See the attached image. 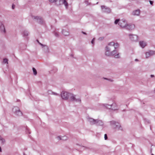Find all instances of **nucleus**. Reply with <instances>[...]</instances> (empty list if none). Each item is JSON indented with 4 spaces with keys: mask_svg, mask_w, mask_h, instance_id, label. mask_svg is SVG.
Listing matches in <instances>:
<instances>
[{
    "mask_svg": "<svg viewBox=\"0 0 155 155\" xmlns=\"http://www.w3.org/2000/svg\"><path fill=\"white\" fill-rule=\"evenodd\" d=\"M109 122L110 126L113 129L118 130H122L120 124L118 122L115 120H112Z\"/></svg>",
    "mask_w": 155,
    "mask_h": 155,
    "instance_id": "1",
    "label": "nucleus"
},
{
    "mask_svg": "<svg viewBox=\"0 0 155 155\" xmlns=\"http://www.w3.org/2000/svg\"><path fill=\"white\" fill-rule=\"evenodd\" d=\"M103 105L106 108L109 109H111L112 110H115L117 109L116 104L115 103H113L111 104H103Z\"/></svg>",
    "mask_w": 155,
    "mask_h": 155,
    "instance_id": "2",
    "label": "nucleus"
},
{
    "mask_svg": "<svg viewBox=\"0 0 155 155\" xmlns=\"http://www.w3.org/2000/svg\"><path fill=\"white\" fill-rule=\"evenodd\" d=\"M13 112L16 115L21 116L22 115V112L20 110L18 107H14L12 109Z\"/></svg>",
    "mask_w": 155,
    "mask_h": 155,
    "instance_id": "3",
    "label": "nucleus"
},
{
    "mask_svg": "<svg viewBox=\"0 0 155 155\" xmlns=\"http://www.w3.org/2000/svg\"><path fill=\"white\" fill-rule=\"evenodd\" d=\"M70 93L62 91L61 94V97L63 99L65 100H67L69 98V96Z\"/></svg>",
    "mask_w": 155,
    "mask_h": 155,
    "instance_id": "4",
    "label": "nucleus"
},
{
    "mask_svg": "<svg viewBox=\"0 0 155 155\" xmlns=\"http://www.w3.org/2000/svg\"><path fill=\"white\" fill-rule=\"evenodd\" d=\"M69 98L70 101H75L76 102H80L81 101V100L80 99H77L75 98V95L73 94L70 93L69 95Z\"/></svg>",
    "mask_w": 155,
    "mask_h": 155,
    "instance_id": "5",
    "label": "nucleus"
},
{
    "mask_svg": "<svg viewBox=\"0 0 155 155\" xmlns=\"http://www.w3.org/2000/svg\"><path fill=\"white\" fill-rule=\"evenodd\" d=\"M32 18L34 19L37 22L41 24H43L44 23V21L41 17L38 16H32Z\"/></svg>",
    "mask_w": 155,
    "mask_h": 155,
    "instance_id": "6",
    "label": "nucleus"
},
{
    "mask_svg": "<svg viewBox=\"0 0 155 155\" xmlns=\"http://www.w3.org/2000/svg\"><path fill=\"white\" fill-rule=\"evenodd\" d=\"M102 12L106 13H109L111 12V10L110 8L104 5L101 6Z\"/></svg>",
    "mask_w": 155,
    "mask_h": 155,
    "instance_id": "7",
    "label": "nucleus"
},
{
    "mask_svg": "<svg viewBox=\"0 0 155 155\" xmlns=\"http://www.w3.org/2000/svg\"><path fill=\"white\" fill-rule=\"evenodd\" d=\"M129 36L130 40L134 41H137L138 40V36L136 35L132 34H129Z\"/></svg>",
    "mask_w": 155,
    "mask_h": 155,
    "instance_id": "8",
    "label": "nucleus"
},
{
    "mask_svg": "<svg viewBox=\"0 0 155 155\" xmlns=\"http://www.w3.org/2000/svg\"><path fill=\"white\" fill-rule=\"evenodd\" d=\"M118 25L120 27L122 28H125V27H126L127 25V22L124 20H122L120 21L118 23Z\"/></svg>",
    "mask_w": 155,
    "mask_h": 155,
    "instance_id": "9",
    "label": "nucleus"
},
{
    "mask_svg": "<svg viewBox=\"0 0 155 155\" xmlns=\"http://www.w3.org/2000/svg\"><path fill=\"white\" fill-rule=\"evenodd\" d=\"M117 50L114 49L111 51V56L114 55V58H120L119 53H117Z\"/></svg>",
    "mask_w": 155,
    "mask_h": 155,
    "instance_id": "10",
    "label": "nucleus"
},
{
    "mask_svg": "<svg viewBox=\"0 0 155 155\" xmlns=\"http://www.w3.org/2000/svg\"><path fill=\"white\" fill-rule=\"evenodd\" d=\"M87 121L90 123L91 125H94L95 124L96 119H94L89 117H87Z\"/></svg>",
    "mask_w": 155,
    "mask_h": 155,
    "instance_id": "11",
    "label": "nucleus"
},
{
    "mask_svg": "<svg viewBox=\"0 0 155 155\" xmlns=\"http://www.w3.org/2000/svg\"><path fill=\"white\" fill-rule=\"evenodd\" d=\"M39 45L42 46V48H43V50L46 53H48L49 52L48 47L47 46L43 45L41 43H39Z\"/></svg>",
    "mask_w": 155,
    "mask_h": 155,
    "instance_id": "12",
    "label": "nucleus"
},
{
    "mask_svg": "<svg viewBox=\"0 0 155 155\" xmlns=\"http://www.w3.org/2000/svg\"><path fill=\"white\" fill-rule=\"evenodd\" d=\"M135 27V25L133 24H127L126 25V27H125V28L128 30H132L134 29Z\"/></svg>",
    "mask_w": 155,
    "mask_h": 155,
    "instance_id": "13",
    "label": "nucleus"
},
{
    "mask_svg": "<svg viewBox=\"0 0 155 155\" xmlns=\"http://www.w3.org/2000/svg\"><path fill=\"white\" fill-rule=\"evenodd\" d=\"M109 45H113V47L115 49L118 48L120 45L117 42L115 43L113 41L109 43Z\"/></svg>",
    "mask_w": 155,
    "mask_h": 155,
    "instance_id": "14",
    "label": "nucleus"
},
{
    "mask_svg": "<svg viewBox=\"0 0 155 155\" xmlns=\"http://www.w3.org/2000/svg\"><path fill=\"white\" fill-rule=\"evenodd\" d=\"M95 125L97 126H103L104 125V123L102 120L97 119L96 120Z\"/></svg>",
    "mask_w": 155,
    "mask_h": 155,
    "instance_id": "15",
    "label": "nucleus"
},
{
    "mask_svg": "<svg viewBox=\"0 0 155 155\" xmlns=\"http://www.w3.org/2000/svg\"><path fill=\"white\" fill-rule=\"evenodd\" d=\"M67 0H60V5L62 4H64V6H65L66 8H67L68 7V3L67 2Z\"/></svg>",
    "mask_w": 155,
    "mask_h": 155,
    "instance_id": "16",
    "label": "nucleus"
},
{
    "mask_svg": "<svg viewBox=\"0 0 155 155\" xmlns=\"http://www.w3.org/2000/svg\"><path fill=\"white\" fill-rule=\"evenodd\" d=\"M58 140H67L68 137L66 136H58L56 137Z\"/></svg>",
    "mask_w": 155,
    "mask_h": 155,
    "instance_id": "17",
    "label": "nucleus"
},
{
    "mask_svg": "<svg viewBox=\"0 0 155 155\" xmlns=\"http://www.w3.org/2000/svg\"><path fill=\"white\" fill-rule=\"evenodd\" d=\"M140 46L142 48H144L147 45V43L144 41H140L139 42Z\"/></svg>",
    "mask_w": 155,
    "mask_h": 155,
    "instance_id": "18",
    "label": "nucleus"
},
{
    "mask_svg": "<svg viewBox=\"0 0 155 155\" xmlns=\"http://www.w3.org/2000/svg\"><path fill=\"white\" fill-rule=\"evenodd\" d=\"M60 0H49V2L51 3L55 2V4L57 5H60Z\"/></svg>",
    "mask_w": 155,
    "mask_h": 155,
    "instance_id": "19",
    "label": "nucleus"
},
{
    "mask_svg": "<svg viewBox=\"0 0 155 155\" xmlns=\"http://www.w3.org/2000/svg\"><path fill=\"white\" fill-rule=\"evenodd\" d=\"M0 28L1 31L3 32L4 34L6 33V30L5 28V26L3 24H1L0 26Z\"/></svg>",
    "mask_w": 155,
    "mask_h": 155,
    "instance_id": "20",
    "label": "nucleus"
},
{
    "mask_svg": "<svg viewBox=\"0 0 155 155\" xmlns=\"http://www.w3.org/2000/svg\"><path fill=\"white\" fill-rule=\"evenodd\" d=\"M140 14V10H137L134 11L132 12V15H138Z\"/></svg>",
    "mask_w": 155,
    "mask_h": 155,
    "instance_id": "21",
    "label": "nucleus"
},
{
    "mask_svg": "<svg viewBox=\"0 0 155 155\" xmlns=\"http://www.w3.org/2000/svg\"><path fill=\"white\" fill-rule=\"evenodd\" d=\"M29 33L26 30L24 31L23 33H22L23 36L24 37H27L29 35Z\"/></svg>",
    "mask_w": 155,
    "mask_h": 155,
    "instance_id": "22",
    "label": "nucleus"
},
{
    "mask_svg": "<svg viewBox=\"0 0 155 155\" xmlns=\"http://www.w3.org/2000/svg\"><path fill=\"white\" fill-rule=\"evenodd\" d=\"M0 141L1 142V143L2 145L4 144L5 142V140L1 135H0Z\"/></svg>",
    "mask_w": 155,
    "mask_h": 155,
    "instance_id": "23",
    "label": "nucleus"
},
{
    "mask_svg": "<svg viewBox=\"0 0 155 155\" xmlns=\"http://www.w3.org/2000/svg\"><path fill=\"white\" fill-rule=\"evenodd\" d=\"M105 55L107 56H111V51H109L105 50Z\"/></svg>",
    "mask_w": 155,
    "mask_h": 155,
    "instance_id": "24",
    "label": "nucleus"
},
{
    "mask_svg": "<svg viewBox=\"0 0 155 155\" xmlns=\"http://www.w3.org/2000/svg\"><path fill=\"white\" fill-rule=\"evenodd\" d=\"M62 34L65 36H68L69 35V32L64 30H62Z\"/></svg>",
    "mask_w": 155,
    "mask_h": 155,
    "instance_id": "25",
    "label": "nucleus"
},
{
    "mask_svg": "<svg viewBox=\"0 0 155 155\" xmlns=\"http://www.w3.org/2000/svg\"><path fill=\"white\" fill-rule=\"evenodd\" d=\"M148 52L150 56L153 55L154 54V51H149Z\"/></svg>",
    "mask_w": 155,
    "mask_h": 155,
    "instance_id": "26",
    "label": "nucleus"
},
{
    "mask_svg": "<svg viewBox=\"0 0 155 155\" xmlns=\"http://www.w3.org/2000/svg\"><path fill=\"white\" fill-rule=\"evenodd\" d=\"M33 74L35 75H36L37 74V71L36 69L34 68H32Z\"/></svg>",
    "mask_w": 155,
    "mask_h": 155,
    "instance_id": "27",
    "label": "nucleus"
},
{
    "mask_svg": "<svg viewBox=\"0 0 155 155\" xmlns=\"http://www.w3.org/2000/svg\"><path fill=\"white\" fill-rule=\"evenodd\" d=\"M120 21V19H116L114 21V24L115 25H117V24H118V23Z\"/></svg>",
    "mask_w": 155,
    "mask_h": 155,
    "instance_id": "28",
    "label": "nucleus"
},
{
    "mask_svg": "<svg viewBox=\"0 0 155 155\" xmlns=\"http://www.w3.org/2000/svg\"><path fill=\"white\" fill-rule=\"evenodd\" d=\"M145 55L146 58H148L150 56H151L149 54V53L148 52H147L146 53Z\"/></svg>",
    "mask_w": 155,
    "mask_h": 155,
    "instance_id": "29",
    "label": "nucleus"
},
{
    "mask_svg": "<svg viewBox=\"0 0 155 155\" xmlns=\"http://www.w3.org/2000/svg\"><path fill=\"white\" fill-rule=\"evenodd\" d=\"M3 62L5 64L7 63L8 64V60L7 59L4 58L3 59Z\"/></svg>",
    "mask_w": 155,
    "mask_h": 155,
    "instance_id": "30",
    "label": "nucleus"
},
{
    "mask_svg": "<svg viewBox=\"0 0 155 155\" xmlns=\"http://www.w3.org/2000/svg\"><path fill=\"white\" fill-rule=\"evenodd\" d=\"M144 120L146 123L149 124L150 123V121L148 119H144Z\"/></svg>",
    "mask_w": 155,
    "mask_h": 155,
    "instance_id": "31",
    "label": "nucleus"
},
{
    "mask_svg": "<svg viewBox=\"0 0 155 155\" xmlns=\"http://www.w3.org/2000/svg\"><path fill=\"white\" fill-rule=\"evenodd\" d=\"M111 49L110 48L108 47H107V46L105 47V50L109 51H111Z\"/></svg>",
    "mask_w": 155,
    "mask_h": 155,
    "instance_id": "32",
    "label": "nucleus"
},
{
    "mask_svg": "<svg viewBox=\"0 0 155 155\" xmlns=\"http://www.w3.org/2000/svg\"><path fill=\"white\" fill-rule=\"evenodd\" d=\"M54 34L55 35V36L57 37H58L59 36L58 34V32L54 31Z\"/></svg>",
    "mask_w": 155,
    "mask_h": 155,
    "instance_id": "33",
    "label": "nucleus"
},
{
    "mask_svg": "<svg viewBox=\"0 0 155 155\" xmlns=\"http://www.w3.org/2000/svg\"><path fill=\"white\" fill-rule=\"evenodd\" d=\"M107 46L108 47L110 48L111 49V50L112 49V48H113V45H109V43L108 44V46Z\"/></svg>",
    "mask_w": 155,
    "mask_h": 155,
    "instance_id": "34",
    "label": "nucleus"
},
{
    "mask_svg": "<svg viewBox=\"0 0 155 155\" xmlns=\"http://www.w3.org/2000/svg\"><path fill=\"white\" fill-rule=\"evenodd\" d=\"M95 38H94L91 41V43L92 44H93V45L94 44V41L95 40Z\"/></svg>",
    "mask_w": 155,
    "mask_h": 155,
    "instance_id": "35",
    "label": "nucleus"
},
{
    "mask_svg": "<svg viewBox=\"0 0 155 155\" xmlns=\"http://www.w3.org/2000/svg\"><path fill=\"white\" fill-rule=\"evenodd\" d=\"M104 138L105 140H106L107 139V135L106 134H104Z\"/></svg>",
    "mask_w": 155,
    "mask_h": 155,
    "instance_id": "36",
    "label": "nucleus"
},
{
    "mask_svg": "<svg viewBox=\"0 0 155 155\" xmlns=\"http://www.w3.org/2000/svg\"><path fill=\"white\" fill-rule=\"evenodd\" d=\"M149 2H150V4L151 5H152L153 4V2L152 1L149 0Z\"/></svg>",
    "mask_w": 155,
    "mask_h": 155,
    "instance_id": "37",
    "label": "nucleus"
},
{
    "mask_svg": "<svg viewBox=\"0 0 155 155\" xmlns=\"http://www.w3.org/2000/svg\"><path fill=\"white\" fill-rule=\"evenodd\" d=\"M52 94H54V95H58V94L56 93H55V92H52Z\"/></svg>",
    "mask_w": 155,
    "mask_h": 155,
    "instance_id": "38",
    "label": "nucleus"
},
{
    "mask_svg": "<svg viewBox=\"0 0 155 155\" xmlns=\"http://www.w3.org/2000/svg\"><path fill=\"white\" fill-rule=\"evenodd\" d=\"M15 8V5L13 4L12 6V9H14Z\"/></svg>",
    "mask_w": 155,
    "mask_h": 155,
    "instance_id": "39",
    "label": "nucleus"
},
{
    "mask_svg": "<svg viewBox=\"0 0 155 155\" xmlns=\"http://www.w3.org/2000/svg\"><path fill=\"white\" fill-rule=\"evenodd\" d=\"M104 38L103 37H100V38H99V40H103V39Z\"/></svg>",
    "mask_w": 155,
    "mask_h": 155,
    "instance_id": "40",
    "label": "nucleus"
},
{
    "mask_svg": "<svg viewBox=\"0 0 155 155\" xmlns=\"http://www.w3.org/2000/svg\"><path fill=\"white\" fill-rule=\"evenodd\" d=\"M82 33L83 34H84V35H87V33L84 32V31H82Z\"/></svg>",
    "mask_w": 155,
    "mask_h": 155,
    "instance_id": "41",
    "label": "nucleus"
},
{
    "mask_svg": "<svg viewBox=\"0 0 155 155\" xmlns=\"http://www.w3.org/2000/svg\"><path fill=\"white\" fill-rule=\"evenodd\" d=\"M85 148H86L84 146H81V149H84Z\"/></svg>",
    "mask_w": 155,
    "mask_h": 155,
    "instance_id": "42",
    "label": "nucleus"
},
{
    "mask_svg": "<svg viewBox=\"0 0 155 155\" xmlns=\"http://www.w3.org/2000/svg\"><path fill=\"white\" fill-rule=\"evenodd\" d=\"M150 77L151 78H153V77H154V75H153V74H151V75H150Z\"/></svg>",
    "mask_w": 155,
    "mask_h": 155,
    "instance_id": "43",
    "label": "nucleus"
},
{
    "mask_svg": "<svg viewBox=\"0 0 155 155\" xmlns=\"http://www.w3.org/2000/svg\"><path fill=\"white\" fill-rule=\"evenodd\" d=\"M135 61H138V60L137 59H136L135 60Z\"/></svg>",
    "mask_w": 155,
    "mask_h": 155,
    "instance_id": "44",
    "label": "nucleus"
},
{
    "mask_svg": "<svg viewBox=\"0 0 155 155\" xmlns=\"http://www.w3.org/2000/svg\"><path fill=\"white\" fill-rule=\"evenodd\" d=\"M2 151V148L0 146V152H1Z\"/></svg>",
    "mask_w": 155,
    "mask_h": 155,
    "instance_id": "45",
    "label": "nucleus"
},
{
    "mask_svg": "<svg viewBox=\"0 0 155 155\" xmlns=\"http://www.w3.org/2000/svg\"><path fill=\"white\" fill-rule=\"evenodd\" d=\"M152 148H151V149H150V152H151L152 151Z\"/></svg>",
    "mask_w": 155,
    "mask_h": 155,
    "instance_id": "46",
    "label": "nucleus"
},
{
    "mask_svg": "<svg viewBox=\"0 0 155 155\" xmlns=\"http://www.w3.org/2000/svg\"><path fill=\"white\" fill-rule=\"evenodd\" d=\"M37 41L39 44V43H40V42H39V41L38 40H37Z\"/></svg>",
    "mask_w": 155,
    "mask_h": 155,
    "instance_id": "47",
    "label": "nucleus"
},
{
    "mask_svg": "<svg viewBox=\"0 0 155 155\" xmlns=\"http://www.w3.org/2000/svg\"><path fill=\"white\" fill-rule=\"evenodd\" d=\"M37 41L39 44V43H40V42H39V41L38 40H37Z\"/></svg>",
    "mask_w": 155,
    "mask_h": 155,
    "instance_id": "48",
    "label": "nucleus"
},
{
    "mask_svg": "<svg viewBox=\"0 0 155 155\" xmlns=\"http://www.w3.org/2000/svg\"><path fill=\"white\" fill-rule=\"evenodd\" d=\"M37 41L39 44V43H40V42H39V41L38 40H37Z\"/></svg>",
    "mask_w": 155,
    "mask_h": 155,
    "instance_id": "49",
    "label": "nucleus"
},
{
    "mask_svg": "<svg viewBox=\"0 0 155 155\" xmlns=\"http://www.w3.org/2000/svg\"><path fill=\"white\" fill-rule=\"evenodd\" d=\"M104 79H106V80H108V79H107V78H104Z\"/></svg>",
    "mask_w": 155,
    "mask_h": 155,
    "instance_id": "50",
    "label": "nucleus"
},
{
    "mask_svg": "<svg viewBox=\"0 0 155 155\" xmlns=\"http://www.w3.org/2000/svg\"><path fill=\"white\" fill-rule=\"evenodd\" d=\"M151 155H154L153 154H152Z\"/></svg>",
    "mask_w": 155,
    "mask_h": 155,
    "instance_id": "51",
    "label": "nucleus"
},
{
    "mask_svg": "<svg viewBox=\"0 0 155 155\" xmlns=\"http://www.w3.org/2000/svg\"><path fill=\"white\" fill-rule=\"evenodd\" d=\"M98 3V2H97V3L96 4H97Z\"/></svg>",
    "mask_w": 155,
    "mask_h": 155,
    "instance_id": "52",
    "label": "nucleus"
},
{
    "mask_svg": "<svg viewBox=\"0 0 155 155\" xmlns=\"http://www.w3.org/2000/svg\"><path fill=\"white\" fill-rule=\"evenodd\" d=\"M28 133H29V134H30L31 133H30V132H28Z\"/></svg>",
    "mask_w": 155,
    "mask_h": 155,
    "instance_id": "53",
    "label": "nucleus"
},
{
    "mask_svg": "<svg viewBox=\"0 0 155 155\" xmlns=\"http://www.w3.org/2000/svg\"><path fill=\"white\" fill-rule=\"evenodd\" d=\"M71 55V56H72V57H73V55Z\"/></svg>",
    "mask_w": 155,
    "mask_h": 155,
    "instance_id": "54",
    "label": "nucleus"
},
{
    "mask_svg": "<svg viewBox=\"0 0 155 155\" xmlns=\"http://www.w3.org/2000/svg\"><path fill=\"white\" fill-rule=\"evenodd\" d=\"M77 145H79L78 144H77Z\"/></svg>",
    "mask_w": 155,
    "mask_h": 155,
    "instance_id": "55",
    "label": "nucleus"
}]
</instances>
